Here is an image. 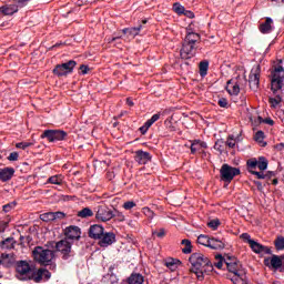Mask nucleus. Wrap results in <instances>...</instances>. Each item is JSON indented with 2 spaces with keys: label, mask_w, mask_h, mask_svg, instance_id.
Here are the masks:
<instances>
[{
  "label": "nucleus",
  "mask_w": 284,
  "mask_h": 284,
  "mask_svg": "<svg viewBox=\"0 0 284 284\" xmlns=\"http://www.w3.org/2000/svg\"><path fill=\"white\" fill-rule=\"evenodd\" d=\"M268 162L265 159V156L251 158L246 161V169L250 174H253L256 176V179L264 180V181H271V179H274L276 176V172L274 171H267L265 173V170H267Z\"/></svg>",
  "instance_id": "7ed1b4c3"
},
{
  "label": "nucleus",
  "mask_w": 284,
  "mask_h": 284,
  "mask_svg": "<svg viewBox=\"0 0 284 284\" xmlns=\"http://www.w3.org/2000/svg\"><path fill=\"white\" fill-rule=\"evenodd\" d=\"M263 123H266L267 125H274V120L268 118V119L263 120Z\"/></svg>",
  "instance_id": "052dcab7"
},
{
  "label": "nucleus",
  "mask_w": 284,
  "mask_h": 284,
  "mask_svg": "<svg viewBox=\"0 0 284 284\" xmlns=\"http://www.w3.org/2000/svg\"><path fill=\"white\" fill-rule=\"evenodd\" d=\"M134 161L139 165H148L152 161V154L143 150H138L134 152Z\"/></svg>",
  "instance_id": "4468645a"
},
{
  "label": "nucleus",
  "mask_w": 284,
  "mask_h": 284,
  "mask_svg": "<svg viewBox=\"0 0 284 284\" xmlns=\"http://www.w3.org/2000/svg\"><path fill=\"white\" fill-rule=\"evenodd\" d=\"M57 252H60L62 261H70L74 257V251H72V241L61 240L55 243Z\"/></svg>",
  "instance_id": "39448f33"
},
{
  "label": "nucleus",
  "mask_w": 284,
  "mask_h": 284,
  "mask_svg": "<svg viewBox=\"0 0 284 284\" xmlns=\"http://www.w3.org/2000/svg\"><path fill=\"white\" fill-rule=\"evenodd\" d=\"M32 145H34V142H19L16 144V148L18 150H27V148H32Z\"/></svg>",
  "instance_id": "79ce46f5"
},
{
  "label": "nucleus",
  "mask_w": 284,
  "mask_h": 284,
  "mask_svg": "<svg viewBox=\"0 0 284 284\" xmlns=\"http://www.w3.org/2000/svg\"><path fill=\"white\" fill-rule=\"evenodd\" d=\"M142 213L144 214V216H146V219H149L150 221H152V219H154V216H156V214L154 213V211H152L150 207L144 206L142 209Z\"/></svg>",
  "instance_id": "c9c22d12"
},
{
  "label": "nucleus",
  "mask_w": 284,
  "mask_h": 284,
  "mask_svg": "<svg viewBox=\"0 0 284 284\" xmlns=\"http://www.w3.org/2000/svg\"><path fill=\"white\" fill-rule=\"evenodd\" d=\"M113 243H116V235L113 232L102 233L101 239L99 240L100 247H109V245H112Z\"/></svg>",
  "instance_id": "f3484780"
},
{
  "label": "nucleus",
  "mask_w": 284,
  "mask_h": 284,
  "mask_svg": "<svg viewBox=\"0 0 284 284\" xmlns=\"http://www.w3.org/2000/svg\"><path fill=\"white\" fill-rule=\"evenodd\" d=\"M227 148L234 149L236 148V140H234V135H230L226 140Z\"/></svg>",
  "instance_id": "8fccbe9b"
},
{
  "label": "nucleus",
  "mask_w": 284,
  "mask_h": 284,
  "mask_svg": "<svg viewBox=\"0 0 284 284\" xmlns=\"http://www.w3.org/2000/svg\"><path fill=\"white\" fill-rule=\"evenodd\" d=\"M263 139H265V133L263 131H257L255 133V136H254V140L257 142V143H263Z\"/></svg>",
  "instance_id": "09e8293b"
},
{
  "label": "nucleus",
  "mask_w": 284,
  "mask_h": 284,
  "mask_svg": "<svg viewBox=\"0 0 284 284\" xmlns=\"http://www.w3.org/2000/svg\"><path fill=\"white\" fill-rule=\"evenodd\" d=\"M200 77L204 78L207 77V70H210V62L204 60L200 62Z\"/></svg>",
  "instance_id": "c85d7f7f"
},
{
  "label": "nucleus",
  "mask_w": 284,
  "mask_h": 284,
  "mask_svg": "<svg viewBox=\"0 0 284 284\" xmlns=\"http://www.w3.org/2000/svg\"><path fill=\"white\" fill-rule=\"evenodd\" d=\"M209 247L211 250H225V240H219L216 237H211L209 241Z\"/></svg>",
  "instance_id": "5701e85b"
},
{
  "label": "nucleus",
  "mask_w": 284,
  "mask_h": 284,
  "mask_svg": "<svg viewBox=\"0 0 284 284\" xmlns=\"http://www.w3.org/2000/svg\"><path fill=\"white\" fill-rule=\"evenodd\" d=\"M250 247H251L252 252H254L255 254H272V248H270L254 240H253V242H251Z\"/></svg>",
  "instance_id": "6ab92c4d"
},
{
  "label": "nucleus",
  "mask_w": 284,
  "mask_h": 284,
  "mask_svg": "<svg viewBox=\"0 0 284 284\" xmlns=\"http://www.w3.org/2000/svg\"><path fill=\"white\" fill-rule=\"evenodd\" d=\"M272 18H266L265 22L260 24V32H262V34H270V32H272Z\"/></svg>",
  "instance_id": "a878e982"
},
{
  "label": "nucleus",
  "mask_w": 284,
  "mask_h": 284,
  "mask_svg": "<svg viewBox=\"0 0 284 284\" xmlns=\"http://www.w3.org/2000/svg\"><path fill=\"white\" fill-rule=\"evenodd\" d=\"M7 159H8V161H19V153L11 152Z\"/></svg>",
  "instance_id": "5fc2aeb1"
},
{
  "label": "nucleus",
  "mask_w": 284,
  "mask_h": 284,
  "mask_svg": "<svg viewBox=\"0 0 284 284\" xmlns=\"http://www.w3.org/2000/svg\"><path fill=\"white\" fill-rule=\"evenodd\" d=\"M12 176H14V168H3L0 169V181L2 183H8V181L12 180Z\"/></svg>",
  "instance_id": "aec40b11"
},
{
  "label": "nucleus",
  "mask_w": 284,
  "mask_h": 284,
  "mask_svg": "<svg viewBox=\"0 0 284 284\" xmlns=\"http://www.w3.org/2000/svg\"><path fill=\"white\" fill-rule=\"evenodd\" d=\"M14 207H17V202H10L8 204H4L2 206V210L6 214H8V212H12V210H14Z\"/></svg>",
  "instance_id": "37998d69"
},
{
  "label": "nucleus",
  "mask_w": 284,
  "mask_h": 284,
  "mask_svg": "<svg viewBox=\"0 0 284 284\" xmlns=\"http://www.w3.org/2000/svg\"><path fill=\"white\" fill-rule=\"evenodd\" d=\"M47 183H51V185H63V175H52L48 179Z\"/></svg>",
  "instance_id": "c756f323"
},
{
  "label": "nucleus",
  "mask_w": 284,
  "mask_h": 284,
  "mask_svg": "<svg viewBox=\"0 0 284 284\" xmlns=\"http://www.w3.org/2000/svg\"><path fill=\"white\" fill-rule=\"evenodd\" d=\"M152 236L158 239H163L165 236V229H160L159 231H152Z\"/></svg>",
  "instance_id": "3c124183"
},
{
  "label": "nucleus",
  "mask_w": 284,
  "mask_h": 284,
  "mask_svg": "<svg viewBox=\"0 0 284 284\" xmlns=\"http://www.w3.org/2000/svg\"><path fill=\"white\" fill-rule=\"evenodd\" d=\"M272 184L273 185H278V180L277 179H273Z\"/></svg>",
  "instance_id": "69168bd1"
},
{
  "label": "nucleus",
  "mask_w": 284,
  "mask_h": 284,
  "mask_svg": "<svg viewBox=\"0 0 284 284\" xmlns=\"http://www.w3.org/2000/svg\"><path fill=\"white\" fill-rule=\"evenodd\" d=\"M64 240H69V241H79L81 239V229L79 226H68L64 230Z\"/></svg>",
  "instance_id": "2eb2a0df"
},
{
  "label": "nucleus",
  "mask_w": 284,
  "mask_h": 284,
  "mask_svg": "<svg viewBox=\"0 0 284 284\" xmlns=\"http://www.w3.org/2000/svg\"><path fill=\"white\" fill-rule=\"evenodd\" d=\"M231 281L234 284H247V274L245 271H240V274L233 275Z\"/></svg>",
  "instance_id": "393cba45"
},
{
  "label": "nucleus",
  "mask_w": 284,
  "mask_h": 284,
  "mask_svg": "<svg viewBox=\"0 0 284 284\" xmlns=\"http://www.w3.org/2000/svg\"><path fill=\"white\" fill-rule=\"evenodd\" d=\"M32 254L37 263L40 265H50V270H52V272L57 271V264L52 263V261H54V251L42 246H36Z\"/></svg>",
  "instance_id": "20e7f679"
},
{
  "label": "nucleus",
  "mask_w": 284,
  "mask_h": 284,
  "mask_svg": "<svg viewBox=\"0 0 284 284\" xmlns=\"http://www.w3.org/2000/svg\"><path fill=\"white\" fill-rule=\"evenodd\" d=\"M283 99L281 95H276L275 98H270L268 103L271 104V108H278Z\"/></svg>",
  "instance_id": "f704fd0d"
},
{
  "label": "nucleus",
  "mask_w": 284,
  "mask_h": 284,
  "mask_svg": "<svg viewBox=\"0 0 284 284\" xmlns=\"http://www.w3.org/2000/svg\"><path fill=\"white\" fill-rule=\"evenodd\" d=\"M196 54V44L190 42H183L182 49L180 51V57L182 59H192Z\"/></svg>",
  "instance_id": "ddd939ff"
},
{
  "label": "nucleus",
  "mask_w": 284,
  "mask_h": 284,
  "mask_svg": "<svg viewBox=\"0 0 284 284\" xmlns=\"http://www.w3.org/2000/svg\"><path fill=\"white\" fill-rule=\"evenodd\" d=\"M186 43H191L193 45H196L199 41H201V36L196 32H189L184 39Z\"/></svg>",
  "instance_id": "cd10ccee"
},
{
  "label": "nucleus",
  "mask_w": 284,
  "mask_h": 284,
  "mask_svg": "<svg viewBox=\"0 0 284 284\" xmlns=\"http://www.w3.org/2000/svg\"><path fill=\"white\" fill-rule=\"evenodd\" d=\"M40 220L44 221V223H48L50 221H54L53 212L42 213L40 215Z\"/></svg>",
  "instance_id": "e433bc0d"
},
{
  "label": "nucleus",
  "mask_w": 284,
  "mask_h": 284,
  "mask_svg": "<svg viewBox=\"0 0 284 284\" xmlns=\"http://www.w3.org/2000/svg\"><path fill=\"white\" fill-rule=\"evenodd\" d=\"M215 258L217 260V262L214 263V266L217 267V270H222L223 263H225V258L222 255H216Z\"/></svg>",
  "instance_id": "c03bdc74"
},
{
  "label": "nucleus",
  "mask_w": 284,
  "mask_h": 284,
  "mask_svg": "<svg viewBox=\"0 0 284 284\" xmlns=\"http://www.w3.org/2000/svg\"><path fill=\"white\" fill-rule=\"evenodd\" d=\"M141 30H143V26H138V27H133V28H129V36L130 37H138L139 32H141Z\"/></svg>",
  "instance_id": "58836bf2"
},
{
  "label": "nucleus",
  "mask_w": 284,
  "mask_h": 284,
  "mask_svg": "<svg viewBox=\"0 0 284 284\" xmlns=\"http://www.w3.org/2000/svg\"><path fill=\"white\" fill-rule=\"evenodd\" d=\"M201 150H207V143L201 140L191 141V154H196Z\"/></svg>",
  "instance_id": "4be33fe9"
},
{
  "label": "nucleus",
  "mask_w": 284,
  "mask_h": 284,
  "mask_svg": "<svg viewBox=\"0 0 284 284\" xmlns=\"http://www.w3.org/2000/svg\"><path fill=\"white\" fill-rule=\"evenodd\" d=\"M118 39H121V36H119V37H113V38L111 39V42H112V41H116Z\"/></svg>",
  "instance_id": "338daca9"
},
{
  "label": "nucleus",
  "mask_w": 284,
  "mask_h": 284,
  "mask_svg": "<svg viewBox=\"0 0 284 284\" xmlns=\"http://www.w3.org/2000/svg\"><path fill=\"white\" fill-rule=\"evenodd\" d=\"M95 219L102 223H108V221H112V219H114V212L108 206H99Z\"/></svg>",
  "instance_id": "9b49d317"
},
{
  "label": "nucleus",
  "mask_w": 284,
  "mask_h": 284,
  "mask_svg": "<svg viewBox=\"0 0 284 284\" xmlns=\"http://www.w3.org/2000/svg\"><path fill=\"white\" fill-rule=\"evenodd\" d=\"M189 261L192 265L191 272L196 275L199 281H203L205 274L214 272V264L203 253H192Z\"/></svg>",
  "instance_id": "f03ea898"
},
{
  "label": "nucleus",
  "mask_w": 284,
  "mask_h": 284,
  "mask_svg": "<svg viewBox=\"0 0 284 284\" xmlns=\"http://www.w3.org/2000/svg\"><path fill=\"white\" fill-rule=\"evenodd\" d=\"M173 11L176 13V14H183L185 12V7H183V4L179 3V2H175L173 4Z\"/></svg>",
  "instance_id": "ea45409f"
},
{
  "label": "nucleus",
  "mask_w": 284,
  "mask_h": 284,
  "mask_svg": "<svg viewBox=\"0 0 284 284\" xmlns=\"http://www.w3.org/2000/svg\"><path fill=\"white\" fill-rule=\"evenodd\" d=\"M41 139H47L49 143H57V141H65L68 139V132L63 130H45Z\"/></svg>",
  "instance_id": "6e6552de"
},
{
  "label": "nucleus",
  "mask_w": 284,
  "mask_h": 284,
  "mask_svg": "<svg viewBox=\"0 0 284 284\" xmlns=\"http://www.w3.org/2000/svg\"><path fill=\"white\" fill-rule=\"evenodd\" d=\"M17 272L21 281H33V283H45L52 278V273L44 267L37 268L26 261H20L17 265Z\"/></svg>",
  "instance_id": "f257e3e1"
},
{
  "label": "nucleus",
  "mask_w": 284,
  "mask_h": 284,
  "mask_svg": "<svg viewBox=\"0 0 284 284\" xmlns=\"http://www.w3.org/2000/svg\"><path fill=\"white\" fill-rule=\"evenodd\" d=\"M80 72H81V74H88V72H90V67H88L85 64H81Z\"/></svg>",
  "instance_id": "4d7b16f0"
},
{
  "label": "nucleus",
  "mask_w": 284,
  "mask_h": 284,
  "mask_svg": "<svg viewBox=\"0 0 284 284\" xmlns=\"http://www.w3.org/2000/svg\"><path fill=\"white\" fill-rule=\"evenodd\" d=\"M241 174V169L231 166L230 164H223L220 170V175L222 181L226 183H232L234 181V176H239Z\"/></svg>",
  "instance_id": "0eeeda50"
},
{
  "label": "nucleus",
  "mask_w": 284,
  "mask_h": 284,
  "mask_svg": "<svg viewBox=\"0 0 284 284\" xmlns=\"http://www.w3.org/2000/svg\"><path fill=\"white\" fill-rule=\"evenodd\" d=\"M275 1V3H284V0H272Z\"/></svg>",
  "instance_id": "774afa93"
},
{
  "label": "nucleus",
  "mask_w": 284,
  "mask_h": 284,
  "mask_svg": "<svg viewBox=\"0 0 284 284\" xmlns=\"http://www.w3.org/2000/svg\"><path fill=\"white\" fill-rule=\"evenodd\" d=\"M225 90L231 97H239L241 92V85L239 84L237 80H229Z\"/></svg>",
  "instance_id": "a211bd4d"
},
{
  "label": "nucleus",
  "mask_w": 284,
  "mask_h": 284,
  "mask_svg": "<svg viewBox=\"0 0 284 284\" xmlns=\"http://www.w3.org/2000/svg\"><path fill=\"white\" fill-rule=\"evenodd\" d=\"M17 244V241L14 237H7L2 242H0L1 250H14V245Z\"/></svg>",
  "instance_id": "bb28decb"
},
{
  "label": "nucleus",
  "mask_w": 284,
  "mask_h": 284,
  "mask_svg": "<svg viewBox=\"0 0 284 284\" xmlns=\"http://www.w3.org/2000/svg\"><path fill=\"white\" fill-rule=\"evenodd\" d=\"M124 210H132V207H136V203L134 201H128L123 204Z\"/></svg>",
  "instance_id": "864d4df0"
},
{
  "label": "nucleus",
  "mask_w": 284,
  "mask_h": 284,
  "mask_svg": "<svg viewBox=\"0 0 284 284\" xmlns=\"http://www.w3.org/2000/svg\"><path fill=\"white\" fill-rule=\"evenodd\" d=\"M217 104L220 105V108H227V99L222 98L217 101Z\"/></svg>",
  "instance_id": "13d9d810"
},
{
  "label": "nucleus",
  "mask_w": 284,
  "mask_h": 284,
  "mask_svg": "<svg viewBox=\"0 0 284 284\" xmlns=\"http://www.w3.org/2000/svg\"><path fill=\"white\" fill-rule=\"evenodd\" d=\"M123 34H130V28H125L122 30Z\"/></svg>",
  "instance_id": "0e129e2a"
},
{
  "label": "nucleus",
  "mask_w": 284,
  "mask_h": 284,
  "mask_svg": "<svg viewBox=\"0 0 284 284\" xmlns=\"http://www.w3.org/2000/svg\"><path fill=\"white\" fill-rule=\"evenodd\" d=\"M284 88V69L282 65H278L273 71V77L271 80V90L274 94L278 92V90H283Z\"/></svg>",
  "instance_id": "423d86ee"
},
{
  "label": "nucleus",
  "mask_w": 284,
  "mask_h": 284,
  "mask_svg": "<svg viewBox=\"0 0 284 284\" xmlns=\"http://www.w3.org/2000/svg\"><path fill=\"white\" fill-rule=\"evenodd\" d=\"M275 248L281 251L284 248V236H277L274 241Z\"/></svg>",
  "instance_id": "4c0bfd02"
},
{
  "label": "nucleus",
  "mask_w": 284,
  "mask_h": 284,
  "mask_svg": "<svg viewBox=\"0 0 284 284\" xmlns=\"http://www.w3.org/2000/svg\"><path fill=\"white\" fill-rule=\"evenodd\" d=\"M219 225H221V221L219 219L212 220L207 223V226L211 227V230H219Z\"/></svg>",
  "instance_id": "a18cd8bd"
},
{
  "label": "nucleus",
  "mask_w": 284,
  "mask_h": 284,
  "mask_svg": "<svg viewBox=\"0 0 284 284\" xmlns=\"http://www.w3.org/2000/svg\"><path fill=\"white\" fill-rule=\"evenodd\" d=\"M74 68H77V61L70 60L62 64H57L53 69V74H55V77H65L67 74L72 73Z\"/></svg>",
  "instance_id": "9d476101"
},
{
  "label": "nucleus",
  "mask_w": 284,
  "mask_h": 284,
  "mask_svg": "<svg viewBox=\"0 0 284 284\" xmlns=\"http://www.w3.org/2000/svg\"><path fill=\"white\" fill-rule=\"evenodd\" d=\"M150 128H152L151 124H148V122H145L144 125L140 128L141 134H145L148 130H150Z\"/></svg>",
  "instance_id": "6e6d98bb"
},
{
  "label": "nucleus",
  "mask_w": 284,
  "mask_h": 284,
  "mask_svg": "<svg viewBox=\"0 0 284 284\" xmlns=\"http://www.w3.org/2000/svg\"><path fill=\"white\" fill-rule=\"evenodd\" d=\"M248 83L252 90H258L261 83V65L253 67L248 75Z\"/></svg>",
  "instance_id": "f8f14e48"
},
{
  "label": "nucleus",
  "mask_w": 284,
  "mask_h": 284,
  "mask_svg": "<svg viewBox=\"0 0 284 284\" xmlns=\"http://www.w3.org/2000/svg\"><path fill=\"white\" fill-rule=\"evenodd\" d=\"M240 237L243 240V241H246V243H248V245L252 244V242H254V240H252V236L248 234V233H242L240 235Z\"/></svg>",
  "instance_id": "603ef678"
},
{
  "label": "nucleus",
  "mask_w": 284,
  "mask_h": 284,
  "mask_svg": "<svg viewBox=\"0 0 284 284\" xmlns=\"http://www.w3.org/2000/svg\"><path fill=\"white\" fill-rule=\"evenodd\" d=\"M159 119H161V113H155L151 116V119H149L146 121L148 125H154V123H156V121H159Z\"/></svg>",
  "instance_id": "49530a36"
},
{
  "label": "nucleus",
  "mask_w": 284,
  "mask_h": 284,
  "mask_svg": "<svg viewBox=\"0 0 284 284\" xmlns=\"http://www.w3.org/2000/svg\"><path fill=\"white\" fill-rule=\"evenodd\" d=\"M78 216L80 219H88L90 216H94V212L90 210V207H84L81 211L78 212Z\"/></svg>",
  "instance_id": "473e14b6"
},
{
  "label": "nucleus",
  "mask_w": 284,
  "mask_h": 284,
  "mask_svg": "<svg viewBox=\"0 0 284 284\" xmlns=\"http://www.w3.org/2000/svg\"><path fill=\"white\" fill-rule=\"evenodd\" d=\"M182 14H184V17H187V19H194V12H192L191 10H184Z\"/></svg>",
  "instance_id": "bf43d9fd"
},
{
  "label": "nucleus",
  "mask_w": 284,
  "mask_h": 284,
  "mask_svg": "<svg viewBox=\"0 0 284 284\" xmlns=\"http://www.w3.org/2000/svg\"><path fill=\"white\" fill-rule=\"evenodd\" d=\"M254 183H255L257 190H263V183H261L260 181H255Z\"/></svg>",
  "instance_id": "680f3d73"
},
{
  "label": "nucleus",
  "mask_w": 284,
  "mask_h": 284,
  "mask_svg": "<svg viewBox=\"0 0 284 284\" xmlns=\"http://www.w3.org/2000/svg\"><path fill=\"white\" fill-rule=\"evenodd\" d=\"M264 265L270 270H281L283 267V260L278 255L264 258Z\"/></svg>",
  "instance_id": "dca6fc26"
},
{
  "label": "nucleus",
  "mask_w": 284,
  "mask_h": 284,
  "mask_svg": "<svg viewBox=\"0 0 284 284\" xmlns=\"http://www.w3.org/2000/svg\"><path fill=\"white\" fill-rule=\"evenodd\" d=\"M166 267L171 270V272H175L176 267L181 265V260L171 258L165 263Z\"/></svg>",
  "instance_id": "7c9ffc66"
},
{
  "label": "nucleus",
  "mask_w": 284,
  "mask_h": 284,
  "mask_svg": "<svg viewBox=\"0 0 284 284\" xmlns=\"http://www.w3.org/2000/svg\"><path fill=\"white\" fill-rule=\"evenodd\" d=\"M126 104L132 108V105H134V102L132 101V99L128 98L126 99Z\"/></svg>",
  "instance_id": "e2e57ef3"
},
{
  "label": "nucleus",
  "mask_w": 284,
  "mask_h": 284,
  "mask_svg": "<svg viewBox=\"0 0 284 284\" xmlns=\"http://www.w3.org/2000/svg\"><path fill=\"white\" fill-rule=\"evenodd\" d=\"M181 245H184L182 248L183 254H192V241L187 239L182 240Z\"/></svg>",
  "instance_id": "2f4dec72"
},
{
  "label": "nucleus",
  "mask_w": 284,
  "mask_h": 284,
  "mask_svg": "<svg viewBox=\"0 0 284 284\" xmlns=\"http://www.w3.org/2000/svg\"><path fill=\"white\" fill-rule=\"evenodd\" d=\"M129 284H143L145 283V277L141 273H132L128 278Z\"/></svg>",
  "instance_id": "b1692460"
},
{
  "label": "nucleus",
  "mask_w": 284,
  "mask_h": 284,
  "mask_svg": "<svg viewBox=\"0 0 284 284\" xmlns=\"http://www.w3.org/2000/svg\"><path fill=\"white\" fill-rule=\"evenodd\" d=\"M211 237L204 234L199 235L197 243L200 245H204L205 247H209Z\"/></svg>",
  "instance_id": "72a5a7b5"
},
{
  "label": "nucleus",
  "mask_w": 284,
  "mask_h": 284,
  "mask_svg": "<svg viewBox=\"0 0 284 284\" xmlns=\"http://www.w3.org/2000/svg\"><path fill=\"white\" fill-rule=\"evenodd\" d=\"M113 219H114L115 221H118L119 223H123V221H125V215H124L123 212H121V211H115V212L113 213Z\"/></svg>",
  "instance_id": "a19ab883"
},
{
  "label": "nucleus",
  "mask_w": 284,
  "mask_h": 284,
  "mask_svg": "<svg viewBox=\"0 0 284 284\" xmlns=\"http://www.w3.org/2000/svg\"><path fill=\"white\" fill-rule=\"evenodd\" d=\"M65 219V213L58 211L53 212V221H63Z\"/></svg>",
  "instance_id": "de8ad7c7"
},
{
  "label": "nucleus",
  "mask_w": 284,
  "mask_h": 284,
  "mask_svg": "<svg viewBox=\"0 0 284 284\" xmlns=\"http://www.w3.org/2000/svg\"><path fill=\"white\" fill-rule=\"evenodd\" d=\"M224 263L227 271L233 274V276H237L241 272H245V268L236 257L226 256Z\"/></svg>",
  "instance_id": "1a4fd4ad"
},
{
  "label": "nucleus",
  "mask_w": 284,
  "mask_h": 284,
  "mask_svg": "<svg viewBox=\"0 0 284 284\" xmlns=\"http://www.w3.org/2000/svg\"><path fill=\"white\" fill-rule=\"evenodd\" d=\"M103 233H104V229L99 224H93L89 229L90 239L100 240Z\"/></svg>",
  "instance_id": "412c9836"
}]
</instances>
